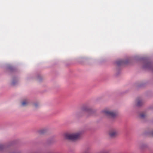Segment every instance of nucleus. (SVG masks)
Segmentation results:
<instances>
[{
	"label": "nucleus",
	"instance_id": "1",
	"mask_svg": "<svg viewBox=\"0 0 153 153\" xmlns=\"http://www.w3.org/2000/svg\"><path fill=\"white\" fill-rule=\"evenodd\" d=\"M81 133L78 132L74 134H65V137L66 139L71 140H76L80 138Z\"/></svg>",
	"mask_w": 153,
	"mask_h": 153
},
{
	"label": "nucleus",
	"instance_id": "2",
	"mask_svg": "<svg viewBox=\"0 0 153 153\" xmlns=\"http://www.w3.org/2000/svg\"><path fill=\"white\" fill-rule=\"evenodd\" d=\"M103 112L105 115L111 118L114 117L117 114L116 112L109 110H104L103 111Z\"/></svg>",
	"mask_w": 153,
	"mask_h": 153
},
{
	"label": "nucleus",
	"instance_id": "3",
	"mask_svg": "<svg viewBox=\"0 0 153 153\" xmlns=\"http://www.w3.org/2000/svg\"><path fill=\"white\" fill-rule=\"evenodd\" d=\"M110 136L111 137H115L119 134L118 131L115 129L111 130L109 133Z\"/></svg>",
	"mask_w": 153,
	"mask_h": 153
},
{
	"label": "nucleus",
	"instance_id": "4",
	"mask_svg": "<svg viewBox=\"0 0 153 153\" xmlns=\"http://www.w3.org/2000/svg\"><path fill=\"white\" fill-rule=\"evenodd\" d=\"M81 113H91L92 110L87 107H84L82 108L81 110Z\"/></svg>",
	"mask_w": 153,
	"mask_h": 153
},
{
	"label": "nucleus",
	"instance_id": "5",
	"mask_svg": "<svg viewBox=\"0 0 153 153\" xmlns=\"http://www.w3.org/2000/svg\"><path fill=\"white\" fill-rule=\"evenodd\" d=\"M137 106H140L143 105L144 103V102L142 100H137Z\"/></svg>",
	"mask_w": 153,
	"mask_h": 153
},
{
	"label": "nucleus",
	"instance_id": "6",
	"mask_svg": "<svg viewBox=\"0 0 153 153\" xmlns=\"http://www.w3.org/2000/svg\"><path fill=\"white\" fill-rule=\"evenodd\" d=\"M28 104V102L26 100H25L22 102V104L23 106H26Z\"/></svg>",
	"mask_w": 153,
	"mask_h": 153
},
{
	"label": "nucleus",
	"instance_id": "7",
	"mask_svg": "<svg viewBox=\"0 0 153 153\" xmlns=\"http://www.w3.org/2000/svg\"><path fill=\"white\" fill-rule=\"evenodd\" d=\"M151 64L150 62H147L145 64L144 67L146 68H149L151 67Z\"/></svg>",
	"mask_w": 153,
	"mask_h": 153
},
{
	"label": "nucleus",
	"instance_id": "8",
	"mask_svg": "<svg viewBox=\"0 0 153 153\" xmlns=\"http://www.w3.org/2000/svg\"><path fill=\"white\" fill-rule=\"evenodd\" d=\"M124 62V61L122 60H120L117 62V64L118 65H122Z\"/></svg>",
	"mask_w": 153,
	"mask_h": 153
},
{
	"label": "nucleus",
	"instance_id": "9",
	"mask_svg": "<svg viewBox=\"0 0 153 153\" xmlns=\"http://www.w3.org/2000/svg\"><path fill=\"white\" fill-rule=\"evenodd\" d=\"M146 115L144 113H142L140 115V117L141 118H144L145 116Z\"/></svg>",
	"mask_w": 153,
	"mask_h": 153
},
{
	"label": "nucleus",
	"instance_id": "10",
	"mask_svg": "<svg viewBox=\"0 0 153 153\" xmlns=\"http://www.w3.org/2000/svg\"><path fill=\"white\" fill-rule=\"evenodd\" d=\"M39 132L40 134H43L45 132V129H42L40 130Z\"/></svg>",
	"mask_w": 153,
	"mask_h": 153
},
{
	"label": "nucleus",
	"instance_id": "11",
	"mask_svg": "<svg viewBox=\"0 0 153 153\" xmlns=\"http://www.w3.org/2000/svg\"><path fill=\"white\" fill-rule=\"evenodd\" d=\"M4 147V146L1 144H0V150L2 149H3Z\"/></svg>",
	"mask_w": 153,
	"mask_h": 153
},
{
	"label": "nucleus",
	"instance_id": "12",
	"mask_svg": "<svg viewBox=\"0 0 153 153\" xmlns=\"http://www.w3.org/2000/svg\"><path fill=\"white\" fill-rule=\"evenodd\" d=\"M145 146H144L143 145H142L141 146H140V149H143L144 148V147Z\"/></svg>",
	"mask_w": 153,
	"mask_h": 153
},
{
	"label": "nucleus",
	"instance_id": "13",
	"mask_svg": "<svg viewBox=\"0 0 153 153\" xmlns=\"http://www.w3.org/2000/svg\"><path fill=\"white\" fill-rule=\"evenodd\" d=\"M83 153H88V152H86V151H85V152H84Z\"/></svg>",
	"mask_w": 153,
	"mask_h": 153
},
{
	"label": "nucleus",
	"instance_id": "14",
	"mask_svg": "<svg viewBox=\"0 0 153 153\" xmlns=\"http://www.w3.org/2000/svg\"><path fill=\"white\" fill-rule=\"evenodd\" d=\"M34 105H35V107H36V106H37V105L36 104H34Z\"/></svg>",
	"mask_w": 153,
	"mask_h": 153
},
{
	"label": "nucleus",
	"instance_id": "15",
	"mask_svg": "<svg viewBox=\"0 0 153 153\" xmlns=\"http://www.w3.org/2000/svg\"><path fill=\"white\" fill-rule=\"evenodd\" d=\"M105 153H106V152H105Z\"/></svg>",
	"mask_w": 153,
	"mask_h": 153
}]
</instances>
